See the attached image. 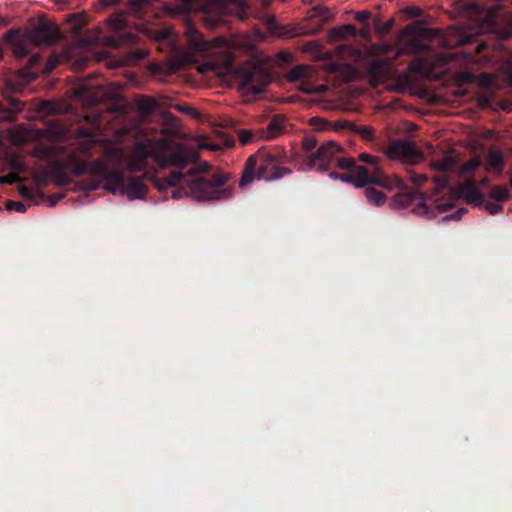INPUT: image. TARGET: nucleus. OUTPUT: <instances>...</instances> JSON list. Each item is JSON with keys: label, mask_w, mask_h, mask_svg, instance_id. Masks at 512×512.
I'll use <instances>...</instances> for the list:
<instances>
[{"label": "nucleus", "mask_w": 512, "mask_h": 512, "mask_svg": "<svg viewBox=\"0 0 512 512\" xmlns=\"http://www.w3.org/2000/svg\"><path fill=\"white\" fill-rule=\"evenodd\" d=\"M9 166H10L12 172L18 173L19 176L21 173H25L27 171L26 164L16 156L11 157V159L9 161Z\"/></svg>", "instance_id": "29"}, {"label": "nucleus", "mask_w": 512, "mask_h": 512, "mask_svg": "<svg viewBox=\"0 0 512 512\" xmlns=\"http://www.w3.org/2000/svg\"><path fill=\"white\" fill-rule=\"evenodd\" d=\"M364 194L367 201L376 206L383 205L386 201L385 194L372 187H367L364 191Z\"/></svg>", "instance_id": "21"}, {"label": "nucleus", "mask_w": 512, "mask_h": 512, "mask_svg": "<svg viewBox=\"0 0 512 512\" xmlns=\"http://www.w3.org/2000/svg\"><path fill=\"white\" fill-rule=\"evenodd\" d=\"M20 194L22 197H25V198H32V193L30 191V189L26 186H21L20 187Z\"/></svg>", "instance_id": "50"}, {"label": "nucleus", "mask_w": 512, "mask_h": 512, "mask_svg": "<svg viewBox=\"0 0 512 512\" xmlns=\"http://www.w3.org/2000/svg\"><path fill=\"white\" fill-rule=\"evenodd\" d=\"M96 144V139H88V140H82L78 143L76 147V151L87 158H90L92 156L91 150Z\"/></svg>", "instance_id": "25"}, {"label": "nucleus", "mask_w": 512, "mask_h": 512, "mask_svg": "<svg viewBox=\"0 0 512 512\" xmlns=\"http://www.w3.org/2000/svg\"><path fill=\"white\" fill-rule=\"evenodd\" d=\"M363 25H364V27L361 31V36L366 37L369 33L370 26H369V24H363Z\"/></svg>", "instance_id": "51"}, {"label": "nucleus", "mask_w": 512, "mask_h": 512, "mask_svg": "<svg viewBox=\"0 0 512 512\" xmlns=\"http://www.w3.org/2000/svg\"><path fill=\"white\" fill-rule=\"evenodd\" d=\"M449 163H450V169H451V168H452V165H453V159H452V156H451V155H450Z\"/></svg>", "instance_id": "59"}, {"label": "nucleus", "mask_w": 512, "mask_h": 512, "mask_svg": "<svg viewBox=\"0 0 512 512\" xmlns=\"http://www.w3.org/2000/svg\"><path fill=\"white\" fill-rule=\"evenodd\" d=\"M434 43L446 47L448 40L437 29L408 26L404 31V47L410 54H420L409 64V70L428 80H439L448 73V53L434 50Z\"/></svg>", "instance_id": "3"}, {"label": "nucleus", "mask_w": 512, "mask_h": 512, "mask_svg": "<svg viewBox=\"0 0 512 512\" xmlns=\"http://www.w3.org/2000/svg\"><path fill=\"white\" fill-rule=\"evenodd\" d=\"M155 0H131L129 2L128 10L136 17H141L144 9L150 7Z\"/></svg>", "instance_id": "22"}, {"label": "nucleus", "mask_w": 512, "mask_h": 512, "mask_svg": "<svg viewBox=\"0 0 512 512\" xmlns=\"http://www.w3.org/2000/svg\"><path fill=\"white\" fill-rule=\"evenodd\" d=\"M81 26H82V24H81V23H79V24H75V25H74V27H75V28H77V29H78V28H80Z\"/></svg>", "instance_id": "60"}, {"label": "nucleus", "mask_w": 512, "mask_h": 512, "mask_svg": "<svg viewBox=\"0 0 512 512\" xmlns=\"http://www.w3.org/2000/svg\"><path fill=\"white\" fill-rule=\"evenodd\" d=\"M330 12L327 8L324 7H315L313 9L312 14L309 16V21L312 24V27L309 29L308 33L315 34L319 32L324 24L330 19Z\"/></svg>", "instance_id": "18"}, {"label": "nucleus", "mask_w": 512, "mask_h": 512, "mask_svg": "<svg viewBox=\"0 0 512 512\" xmlns=\"http://www.w3.org/2000/svg\"><path fill=\"white\" fill-rule=\"evenodd\" d=\"M329 177L332 178V179H340V174L335 172V171H331L329 173Z\"/></svg>", "instance_id": "53"}, {"label": "nucleus", "mask_w": 512, "mask_h": 512, "mask_svg": "<svg viewBox=\"0 0 512 512\" xmlns=\"http://www.w3.org/2000/svg\"><path fill=\"white\" fill-rule=\"evenodd\" d=\"M480 184L483 185V186H486L489 184V180L487 178H484L480 181Z\"/></svg>", "instance_id": "55"}, {"label": "nucleus", "mask_w": 512, "mask_h": 512, "mask_svg": "<svg viewBox=\"0 0 512 512\" xmlns=\"http://www.w3.org/2000/svg\"><path fill=\"white\" fill-rule=\"evenodd\" d=\"M238 138L243 145H246L252 141L253 134L248 130H240L238 133Z\"/></svg>", "instance_id": "43"}, {"label": "nucleus", "mask_w": 512, "mask_h": 512, "mask_svg": "<svg viewBox=\"0 0 512 512\" xmlns=\"http://www.w3.org/2000/svg\"><path fill=\"white\" fill-rule=\"evenodd\" d=\"M305 75V68L303 66H296L292 68L288 73V79L291 82H296L302 79Z\"/></svg>", "instance_id": "31"}, {"label": "nucleus", "mask_w": 512, "mask_h": 512, "mask_svg": "<svg viewBox=\"0 0 512 512\" xmlns=\"http://www.w3.org/2000/svg\"><path fill=\"white\" fill-rule=\"evenodd\" d=\"M147 56V51L140 48L132 49L128 52V61L131 63H137Z\"/></svg>", "instance_id": "30"}, {"label": "nucleus", "mask_w": 512, "mask_h": 512, "mask_svg": "<svg viewBox=\"0 0 512 512\" xmlns=\"http://www.w3.org/2000/svg\"><path fill=\"white\" fill-rule=\"evenodd\" d=\"M285 128V119L281 115L274 116L267 125L266 138L273 139L277 137Z\"/></svg>", "instance_id": "20"}, {"label": "nucleus", "mask_w": 512, "mask_h": 512, "mask_svg": "<svg viewBox=\"0 0 512 512\" xmlns=\"http://www.w3.org/2000/svg\"><path fill=\"white\" fill-rule=\"evenodd\" d=\"M510 184H511V187H512V178L510 179Z\"/></svg>", "instance_id": "63"}, {"label": "nucleus", "mask_w": 512, "mask_h": 512, "mask_svg": "<svg viewBox=\"0 0 512 512\" xmlns=\"http://www.w3.org/2000/svg\"><path fill=\"white\" fill-rule=\"evenodd\" d=\"M7 210H14L19 213H24L26 211V205L20 201H7L6 202Z\"/></svg>", "instance_id": "34"}, {"label": "nucleus", "mask_w": 512, "mask_h": 512, "mask_svg": "<svg viewBox=\"0 0 512 512\" xmlns=\"http://www.w3.org/2000/svg\"><path fill=\"white\" fill-rule=\"evenodd\" d=\"M59 38L58 28L46 20H40L36 27L28 30L23 35L13 30L5 34V39L11 45L15 57L22 59L29 56L26 66L20 70V75L28 80H34L37 77V74L29 71V69L37 66L40 62V56L36 53L31 54V48L40 45H51Z\"/></svg>", "instance_id": "5"}, {"label": "nucleus", "mask_w": 512, "mask_h": 512, "mask_svg": "<svg viewBox=\"0 0 512 512\" xmlns=\"http://www.w3.org/2000/svg\"><path fill=\"white\" fill-rule=\"evenodd\" d=\"M77 137L83 138L84 140L95 139V134L89 128H79L76 132Z\"/></svg>", "instance_id": "41"}, {"label": "nucleus", "mask_w": 512, "mask_h": 512, "mask_svg": "<svg viewBox=\"0 0 512 512\" xmlns=\"http://www.w3.org/2000/svg\"><path fill=\"white\" fill-rule=\"evenodd\" d=\"M410 181L417 187L422 186L428 179L425 173L418 172L415 169H409L408 171Z\"/></svg>", "instance_id": "28"}, {"label": "nucleus", "mask_w": 512, "mask_h": 512, "mask_svg": "<svg viewBox=\"0 0 512 512\" xmlns=\"http://www.w3.org/2000/svg\"><path fill=\"white\" fill-rule=\"evenodd\" d=\"M346 38H347V36H346L345 31L343 30L342 26L341 27H337V28H333L329 32V40L331 42L344 40Z\"/></svg>", "instance_id": "32"}, {"label": "nucleus", "mask_w": 512, "mask_h": 512, "mask_svg": "<svg viewBox=\"0 0 512 512\" xmlns=\"http://www.w3.org/2000/svg\"><path fill=\"white\" fill-rule=\"evenodd\" d=\"M465 14L470 19L471 25L468 28L450 26V47L471 43L476 40L477 36L489 31L496 11L494 8L470 4L467 6Z\"/></svg>", "instance_id": "7"}, {"label": "nucleus", "mask_w": 512, "mask_h": 512, "mask_svg": "<svg viewBox=\"0 0 512 512\" xmlns=\"http://www.w3.org/2000/svg\"><path fill=\"white\" fill-rule=\"evenodd\" d=\"M69 171L72 175L76 177H81L85 174H90L92 177L97 180L92 181L89 184V189L95 190L100 186V180L106 182L108 174H110L114 179H119L120 175L116 172H109L110 168L108 165L100 160H80L77 163H74L70 166Z\"/></svg>", "instance_id": "11"}, {"label": "nucleus", "mask_w": 512, "mask_h": 512, "mask_svg": "<svg viewBox=\"0 0 512 512\" xmlns=\"http://www.w3.org/2000/svg\"><path fill=\"white\" fill-rule=\"evenodd\" d=\"M386 155L392 160H399L408 165L419 163L423 153L410 141H394L386 149Z\"/></svg>", "instance_id": "13"}, {"label": "nucleus", "mask_w": 512, "mask_h": 512, "mask_svg": "<svg viewBox=\"0 0 512 512\" xmlns=\"http://www.w3.org/2000/svg\"><path fill=\"white\" fill-rule=\"evenodd\" d=\"M137 107L140 112L149 114L155 109V102L149 97H141L137 101Z\"/></svg>", "instance_id": "27"}, {"label": "nucleus", "mask_w": 512, "mask_h": 512, "mask_svg": "<svg viewBox=\"0 0 512 512\" xmlns=\"http://www.w3.org/2000/svg\"><path fill=\"white\" fill-rule=\"evenodd\" d=\"M210 166L206 163L199 168L193 167L186 175L181 171H174L166 178H159L156 174L149 172L152 184L159 190L172 189V197L180 199L188 195L199 201L227 200L232 197V189L224 188L229 180V175L223 172H215L210 177L200 176V173H207Z\"/></svg>", "instance_id": "2"}, {"label": "nucleus", "mask_w": 512, "mask_h": 512, "mask_svg": "<svg viewBox=\"0 0 512 512\" xmlns=\"http://www.w3.org/2000/svg\"><path fill=\"white\" fill-rule=\"evenodd\" d=\"M478 82L482 87L488 88L494 84V77L487 73L478 76Z\"/></svg>", "instance_id": "38"}, {"label": "nucleus", "mask_w": 512, "mask_h": 512, "mask_svg": "<svg viewBox=\"0 0 512 512\" xmlns=\"http://www.w3.org/2000/svg\"><path fill=\"white\" fill-rule=\"evenodd\" d=\"M354 130L360 134L365 139H372L373 138V130L370 127L367 126H356L352 125Z\"/></svg>", "instance_id": "36"}, {"label": "nucleus", "mask_w": 512, "mask_h": 512, "mask_svg": "<svg viewBox=\"0 0 512 512\" xmlns=\"http://www.w3.org/2000/svg\"><path fill=\"white\" fill-rule=\"evenodd\" d=\"M171 141L166 137H160L156 141L147 139L134 144L128 155L119 147H110L106 150V156L118 163L125 162L126 169L130 173L149 171L148 160H154L164 164L171 165L178 169H184L189 163L198 160L197 152L178 146L169 156L165 153L170 149Z\"/></svg>", "instance_id": "4"}, {"label": "nucleus", "mask_w": 512, "mask_h": 512, "mask_svg": "<svg viewBox=\"0 0 512 512\" xmlns=\"http://www.w3.org/2000/svg\"><path fill=\"white\" fill-rule=\"evenodd\" d=\"M105 5H115L119 2V0H103Z\"/></svg>", "instance_id": "54"}, {"label": "nucleus", "mask_w": 512, "mask_h": 512, "mask_svg": "<svg viewBox=\"0 0 512 512\" xmlns=\"http://www.w3.org/2000/svg\"><path fill=\"white\" fill-rule=\"evenodd\" d=\"M480 165V161L476 158L469 160L461 167L462 173H469Z\"/></svg>", "instance_id": "39"}, {"label": "nucleus", "mask_w": 512, "mask_h": 512, "mask_svg": "<svg viewBox=\"0 0 512 512\" xmlns=\"http://www.w3.org/2000/svg\"><path fill=\"white\" fill-rule=\"evenodd\" d=\"M186 35L189 46L196 52H207L214 47H222L226 44V39L223 37H217L213 40H205L191 25L187 26Z\"/></svg>", "instance_id": "15"}, {"label": "nucleus", "mask_w": 512, "mask_h": 512, "mask_svg": "<svg viewBox=\"0 0 512 512\" xmlns=\"http://www.w3.org/2000/svg\"><path fill=\"white\" fill-rule=\"evenodd\" d=\"M287 162L288 157L282 147H262L247 159L239 185L244 187L255 179L272 181L289 175L292 170L283 166Z\"/></svg>", "instance_id": "6"}, {"label": "nucleus", "mask_w": 512, "mask_h": 512, "mask_svg": "<svg viewBox=\"0 0 512 512\" xmlns=\"http://www.w3.org/2000/svg\"><path fill=\"white\" fill-rule=\"evenodd\" d=\"M392 25H393L392 20L386 21L383 24H380V22L378 20L375 21V23H374L376 31L381 35L388 33L390 31V29L392 28Z\"/></svg>", "instance_id": "35"}, {"label": "nucleus", "mask_w": 512, "mask_h": 512, "mask_svg": "<svg viewBox=\"0 0 512 512\" xmlns=\"http://www.w3.org/2000/svg\"><path fill=\"white\" fill-rule=\"evenodd\" d=\"M205 25L213 29L220 23H225L224 17L235 14L240 18L246 15V3L244 0H208L205 4Z\"/></svg>", "instance_id": "10"}, {"label": "nucleus", "mask_w": 512, "mask_h": 512, "mask_svg": "<svg viewBox=\"0 0 512 512\" xmlns=\"http://www.w3.org/2000/svg\"><path fill=\"white\" fill-rule=\"evenodd\" d=\"M79 153L76 151V150H73L71 151L68 155H67V158L64 160L65 162H67V167L69 168L70 166H72L74 163H77L79 162L81 159L79 158Z\"/></svg>", "instance_id": "44"}, {"label": "nucleus", "mask_w": 512, "mask_h": 512, "mask_svg": "<svg viewBox=\"0 0 512 512\" xmlns=\"http://www.w3.org/2000/svg\"><path fill=\"white\" fill-rule=\"evenodd\" d=\"M173 108L175 110H177L178 112H181V113H184L186 115H190L192 117H198L199 116V113L197 112L196 109L188 106L187 104H175L173 106Z\"/></svg>", "instance_id": "33"}, {"label": "nucleus", "mask_w": 512, "mask_h": 512, "mask_svg": "<svg viewBox=\"0 0 512 512\" xmlns=\"http://www.w3.org/2000/svg\"><path fill=\"white\" fill-rule=\"evenodd\" d=\"M266 24H267L268 28L272 31H275L277 29V23L273 16L267 17Z\"/></svg>", "instance_id": "49"}, {"label": "nucleus", "mask_w": 512, "mask_h": 512, "mask_svg": "<svg viewBox=\"0 0 512 512\" xmlns=\"http://www.w3.org/2000/svg\"><path fill=\"white\" fill-rule=\"evenodd\" d=\"M342 27H343V30L345 31V34L347 37L348 36H356L357 29L354 25L348 24V25H344Z\"/></svg>", "instance_id": "48"}, {"label": "nucleus", "mask_w": 512, "mask_h": 512, "mask_svg": "<svg viewBox=\"0 0 512 512\" xmlns=\"http://www.w3.org/2000/svg\"><path fill=\"white\" fill-rule=\"evenodd\" d=\"M96 88L90 83H81L74 88L75 97L88 105H95L102 97Z\"/></svg>", "instance_id": "17"}, {"label": "nucleus", "mask_w": 512, "mask_h": 512, "mask_svg": "<svg viewBox=\"0 0 512 512\" xmlns=\"http://www.w3.org/2000/svg\"><path fill=\"white\" fill-rule=\"evenodd\" d=\"M485 45L484 44H478L477 45V51H481L482 49H484Z\"/></svg>", "instance_id": "57"}, {"label": "nucleus", "mask_w": 512, "mask_h": 512, "mask_svg": "<svg viewBox=\"0 0 512 512\" xmlns=\"http://www.w3.org/2000/svg\"><path fill=\"white\" fill-rule=\"evenodd\" d=\"M370 17H371V12L368 10H363V11L357 12L355 19L362 24H368L367 21Z\"/></svg>", "instance_id": "45"}, {"label": "nucleus", "mask_w": 512, "mask_h": 512, "mask_svg": "<svg viewBox=\"0 0 512 512\" xmlns=\"http://www.w3.org/2000/svg\"><path fill=\"white\" fill-rule=\"evenodd\" d=\"M485 209L491 214L495 215L502 211L503 206L499 203L487 201L484 203Z\"/></svg>", "instance_id": "40"}, {"label": "nucleus", "mask_w": 512, "mask_h": 512, "mask_svg": "<svg viewBox=\"0 0 512 512\" xmlns=\"http://www.w3.org/2000/svg\"><path fill=\"white\" fill-rule=\"evenodd\" d=\"M2 110V104L0 103V111Z\"/></svg>", "instance_id": "62"}, {"label": "nucleus", "mask_w": 512, "mask_h": 512, "mask_svg": "<svg viewBox=\"0 0 512 512\" xmlns=\"http://www.w3.org/2000/svg\"><path fill=\"white\" fill-rule=\"evenodd\" d=\"M109 172H116L120 175L119 179H114L108 174L106 182L103 187L113 194H125L130 200L144 199L147 194L148 187L145 181L152 183L151 177H147L150 171H145L142 176H128L126 177L120 169H111ZM155 174L154 171H151Z\"/></svg>", "instance_id": "9"}, {"label": "nucleus", "mask_w": 512, "mask_h": 512, "mask_svg": "<svg viewBox=\"0 0 512 512\" xmlns=\"http://www.w3.org/2000/svg\"><path fill=\"white\" fill-rule=\"evenodd\" d=\"M451 198H463L468 203L474 205H481L484 203V196L479 192L472 179H468L464 183L459 184L452 189L450 188V199Z\"/></svg>", "instance_id": "16"}, {"label": "nucleus", "mask_w": 512, "mask_h": 512, "mask_svg": "<svg viewBox=\"0 0 512 512\" xmlns=\"http://www.w3.org/2000/svg\"><path fill=\"white\" fill-rule=\"evenodd\" d=\"M109 24L113 33L105 36V44L113 49L135 44L137 36L131 32H127V20L123 13L116 14L109 19Z\"/></svg>", "instance_id": "12"}, {"label": "nucleus", "mask_w": 512, "mask_h": 512, "mask_svg": "<svg viewBox=\"0 0 512 512\" xmlns=\"http://www.w3.org/2000/svg\"><path fill=\"white\" fill-rule=\"evenodd\" d=\"M70 17H71L72 19H76V18H77V17H76V15H71Z\"/></svg>", "instance_id": "61"}, {"label": "nucleus", "mask_w": 512, "mask_h": 512, "mask_svg": "<svg viewBox=\"0 0 512 512\" xmlns=\"http://www.w3.org/2000/svg\"><path fill=\"white\" fill-rule=\"evenodd\" d=\"M447 220H448V215L446 214V215H444V216L442 217V221H443V222H446Z\"/></svg>", "instance_id": "58"}, {"label": "nucleus", "mask_w": 512, "mask_h": 512, "mask_svg": "<svg viewBox=\"0 0 512 512\" xmlns=\"http://www.w3.org/2000/svg\"><path fill=\"white\" fill-rule=\"evenodd\" d=\"M22 179L20 178V176L18 175V173H9L5 176H2L0 178V182L3 183V184H14V183H18V182H21Z\"/></svg>", "instance_id": "37"}, {"label": "nucleus", "mask_w": 512, "mask_h": 512, "mask_svg": "<svg viewBox=\"0 0 512 512\" xmlns=\"http://www.w3.org/2000/svg\"><path fill=\"white\" fill-rule=\"evenodd\" d=\"M503 73L505 75V80L509 85L512 86V59L508 60L503 66Z\"/></svg>", "instance_id": "42"}, {"label": "nucleus", "mask_w": 512, "mask_h": 512, "mask_svg": "<svg viewBox=\"0 0 512 512\" xmlns=\"http://www.w3.org/2000/svg\"><path fill=\"white\" fill-rule=\"evenodd\" d=\"M358 158L366 165H358L353 158L344 157L342 148L336 142L327 141L317 148L316 153L303 160L298 170L309 171L316 168L325 172L337 166L347 170L340 174L343 182L352 183L356 187L375 184L389 191L397 190L390 202L392 208H405L419 198V204L414 208L417 215L435 219L438 214L448 211V151H443L441 158L430 160V169L441 173L440 176L433 177L434 188L430 194L419 193L408 187L401 178L385 174L378 157L361 153Z\"/></svg>", "instance_id": "1"}, {"label": "nucleus", "mask_w": 512, "mask_h": 512, "mask_svg": "<svg viewBox=\"0 0 512 512\" xmlns=\"http://www.w3.org/2000/svg\"><path fill=\"white\" fill-rule=\"evenodd\" d=\"M9 105H10L9 111L13 112V113L19 112V111H21L23 109V103L21 101L17 100V99H14V98H12L10 100Z\"/></svg>", "instance_id": "46"}, {"label": "nucleus", "mask_w": 512, "mask_h": 512, "mask_svg": "<svg viewBox=\"0 0 512 512\" xmlns=\"http://www.w3.org/2000/svg\"><path fill=\"white\" fill-rule=\"evenodd\" d=\"M487 166L489 169L502 170L503 157L497 150H490L487 155Z\"/></svg>", "instance_id": "23"}, {"label": "nucleus", "mask_w": 512, "mask_h": 512, "mask_svg": "<svg viewBox=\"0 0 512 512\" xmlns=\"http://www.w3.org/2000/svg\"><path fill=\"white\" fill-rule=\"evenodd\" d=\"M466 212V208H458L455 212L450 213V220H460L462 218V215L465 214Z\"/></svg>", "instance_id": "47"}, {"label": "nucleus", "mask_w": 512, "mask_h": 512, "mask_svg": "<svg viewBox=\"0 0 512 512\" xmlns=\"http://www.w3.org/2000/svg\"><path fill=\"white\" fill-rule=\"evenodd\" d=\"M68 172L67 162L61 159H54L49 162L47 170L43 172L42 177L38 178V180L46 182L47 177H50L55 185L66 187L72 183Z\"/></svg>", "instance_id": "14"}, {"label": "nucleus", "mask_w": 512, "mask_h": 512, "mask_svg": "<svg viewBox=\"0 0 512 512\" xmlns=\"http://www.w3.org/2000/svg\"><path fill=\"white\" fill-rule=\"evenodd\" d=\"M411 13H412L414 16H419V15H421V9H420V8H417V7H413V8H411Z\"/></svg>", "instance_id": "52"}, {"label": "nucleus", "mask_w": 512, "mask_h": 512, "mask_svg": "<svg viewBox=\"0 0 512 512\" xmlns=\"http://www.w3.org/2000/svg\"><path fill=\"white\" fill-rule=\"evenodd\" d=\"M317 143H318V140L316 139V137L314 135H305L302 138L301 146H302V149L307 154L306 155L295 154L293 156L292 161L294 163V166L297 169H298L299 164L302 163L303 160L307 159V157L310 156L311 154H314V152H312V151L317 147ZM316 152H317V150L315 151V153Z\"/></svg>", "instance_id": "19"}, {"label": "nucleus", "mask_w": 512, "mask_h": 512, "mask_svg": "<svg viewBox=\"0 0 512 512\" xmlns=\"http://www.w3.org/2000/svg\"><path fill=\"white\" fill-rule=\"evenodd\" d=\"M225 70L234 75L240 90L253 95L264 92L271 81L269 71L256 60L246 61L239 66H233L228 62Z\"/></svg>", "instance_id": "8"}, {"label": "nucleus", "mask_w": 512, "mask_h": 512, "mask_svg": "<svg viewBox=\"0 0 512 512\" xmlns=\"http://www.w3.org/2000/svg\"><path fill=\"white\" fill-rule=\"evenodd\" d=\"M337 49L339 50V53H342L343 51H345L347 49V47L346 46H339Z\"/></svg>", "instance_id": "56"}, {"label": "nucleus", "mask_w": 512, "mask_h": 512, "mask_svg": "<svg viewBox=\"0 0 512 512\" xmlns=\"http://www.w3.org/2000/svg\"><path fill=\"white\" fill-rule=\"evenodd\" d=\"M54 149L50 146L37 147L33 155L41 160L50 161L54 157Z\"/></svg>", "instance_id": "26"}, {"label": "nucleus", "mask_w": 512, "mask_h": 512, "mask_svg": "<svg viewBox=\"0 0 512 512\" xmlns=\"http://www.w3.org/2000/svg\"><path fill=\"white\" fill-rule=\"evenodd\" d=\"M509 197L510 189L506 185L495 186L490 192V198L498 202L506 201Z\"/></svg>", "instance_id": "24"}]
</instances>
